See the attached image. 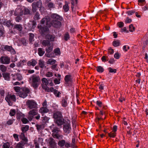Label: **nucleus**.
Segmentation results:
<instances>
[{
    "label": "nucleus",
    "instance_id": "f257e3e1",
    "mask_svg": "<svg viewBox=\"0 0 148 148\" xmlns=\"http://www.w3.org/2000/svg\"><path fill=\"white\" fill-rule=\"evenodd\" d=\"M53 118L55 122L58 126L62 125L64 122V119L63 117L62 114L60 111H56L53 113Z\"/></svg>",
    "mask_w": 148,
    "mask_h": 148
},
{
    "label": "nucleus",
    "instance_id": "f03ea898",
    "mask_svg": "<svg viewBox=\"0 0 148 148\" xmlns=\"http://www.w3.org/2000/svg\"><path fill=\"white\" fill-rule=\"evenodd\" d=\"M50 128L51 129L53 132L52 135L54 138H56L59 139H61L62 138L63 135L60 134V130L56 127V126L54 124L50 126Z\"/></svg>",
    "mask_w": 148,
    "mask_h": 148
},
{
    "label": "nucleus",
    "instance_id": "7ed1b4c3",
    "mask_svg": "<svg viewBox=\"0 0 148 148\" xmlns=\"http://www.w3.org/2000/svg\"><path fill=\"white\" fill-rule=\"evenodd\" d=\"M29 79L32 80V85L34 88H37L39 85L40 79L39 76L35 75H33Z\"/></svg>",
    "mask_w": 148,
    "mask_h": 148
},
{
    "label": "nucleus",
    "instance_id": "20e7f679",
    "mask_svg": "<svg viewBox=\"0 0 148 148\" xmlns=\"http://www.w3.org/2000/svg\"><path fill=\"white\" fill-rule=\"evenodd\" d=\"M5 99L10 106L12 105V102H15L16 101V97L15 95L9 94H8L6 95Z\"/></svg>",
    "mask_w": 148,
    "mask_h": 148
},
{
    "label": "nucleus",
    "instance_id": "39448f33",
    "mask_svg": "<svg viewBox=\"0 0 148 148\" xmlns=\"http://www.w3.org/2000/svg\"><path fill=\"white\" fill-rule=\"evenodd\" d=\"M26 105L27 108L29 109H37L38 108L36 102L33 100H28L26 102Z\"/></svg>",
    "mask_w": 148,
    "mask_h": 148
},
{
    "label": "nucleus",
    "instance_id": "423d86ee",
    "mask_svg": "<svg viewBox=\"0 0 148 148\" xmlns=\"http://www.w3.org/2000/svg\"><path fill=\"white\" fill-rule=\"evenodd\" d=\"M23 11L22 7L18 6L15 11L13 10L11 11V14H13L14 13V15L15 16H22L23 14Z\"/></svg>",
    "mask_w": 148,
    "mask_h": 148
},
{
    "label": "nucleus",
    "instance_id": "0eeeda50",
    "mask_svg": "<svg viewBox=\"0 0 148 148\" xmlns=\"http://www.w3.org/2000/svg\"><path fill=\"white\" fill-rule=\"evenodd\" d=\"M0 49L3 51H10L12 54H14L15 53V50L10 46L8 45H1Z\"/></svg>",
    "mask_w": 148,
    "mask_h": 148
},
{
    "label": "nucleus",
    "instance_id": "6e6552de",
    "mask_svg": "<svg viewBox=\"0 0 148 148\" xmlns=\"http://www.w3.org/2000/svg\"><path fill=\"white\" fill-rule=\"evenodd\" d=\"M29 92V90L27 88H23L18 93L20 97L23 98H25L27 95V94Z\"/></svg>",
    "mask_w": 148,
    "mask_h": 148
},
{
    "label": "nucleus",
    "instance_id": "1a4fd4ad",
    "mask_svg": "<svg viewBox=\"0 0 148 148\" xmlns=\"http://www.w3.org/2000/svg\"><path fill=\"white\" fill-rule=\"evenodd\" d=\"M50 18L49 16H46L43 18L41 21V23L45 26H47L50 27L51 25L50 23Z\"/></svg>",
    "mask_w": 148,
    "mask_h": 148
},
{
    "label": "nucleus",
    "instance_id": "9d476101",
    "mask_svg": "<svg viewBox=\"0 0 148 148\" xmlns=\"http://www.w3.org/2000/svg\"><path fill=\"white\" fill-rule=\"evenodd\" d=\"M63 130L64 132L67 134H69L71 130L70 122L65 123L63 126Z\"/></svg>",
    "mask_w": 148,
    "mask_h": 148
},
{
    "label": "nucleus",
    "instance_id": "9b49d317",
    "mask_svg": "<svg viewBox=\"0 0 148 148\" xmlns=\"http://www.w3.org/2000/svg\"><path fill=\"white\" fill-rule=\"evenodd\" d=\"M51 26H52L53 27L58 28L60 27L61 26V22L58 20H52L50 23Z\"/></svg>",
    "mask_w": 148,
    "mask_h": 148
},
{
    "label": "nucleus",
    "instance_id": "f8f14e48",
    "mask_svg": "<svg viewBox=\"0 0 148 148\" xmlns=\"http://www.w3.org/2000/svg\"><path fill=\"white\" fill-rule=\"evenodd\" d=\"M10 58L8 56H2L0 59V62L3 64H7L10 62Z\"/></svg>",
    "mask_w": 148,
    "mask_h": 148
},
{
    "label": "nucleus",
    "instance_id": "ddd939ff",
    "mask_svg": "<svg viewBox=\"0 0 148 148\" xmlns=\"http://www.w3.org/2000/svg\"><path fill=\"white\" fill-rule=\"evenodd\" d=\"M48 26H45L44 27H42L41 25H38V28L39 29L40 32L42 34H43L44 33L49 30Z\"/></svg>",
    "mask_w": 148,
    "mask_h": 148
},
{
    "label": "nucleus",
    "instance_id": "4468645a",
    "mask_svg": "<svg viewBox=\"0 0 148 148\" xmlns=\"http://www.w3.org/2000/svg\"><path fill=\"white\" fill-rule=\"evenodd\" d=\"M34 3H35L36 5L38 8H40V11L42 13V11H43L44 8L42 6V4L41 0H40L36 2H34Z\"/></svg>",
    "mask_w": 148,
    "mask_h": 148
},
{
    "label": "nucleus",
    "instance_id": "2eb2a0df",
    "mask_svg": "<svg viewBox=\"0 0 148 148\" xmlns=\"http://www.w3.org/2000/svg\"><path fill=\"white\" fill-rule=\"evenodd\" d=\"M51 17L55 20L62 21L63 20V18L57 14L53 13L52 14Z\"/></svg>",
    "mask_w": 148,
    "mask_h": 148
},
{
    "label": "nucleus",
    "instance_id": "dca6fc26",
    "mask_svg": "<svg viewBox=\"0 0 148 148\" xmlns=\"http://www.w3.org/2000/svg\"><path fill=\"white\" fill-rule=\"evenodd\" d=\"M64 80L66 84H69L73 80L72 76L70 75H67L65 76Z\"/></svg>",
    "mask_w": 148,
    "mask_h": 148
},
{
    "label": "nucleus",
    "instance_id": "f3484780",
    "mask_svg": "<svg viewBox=\"0 0 148 148\" xmlns=\"http://www.w3.org/2000/svg\"><path fill=\"white\" fill-rule=\"evenodd\" d=\"M36 61L34 59H32L31 60L28 61L27 62V65L29 66H32L34 67L36 65Z\"/></svg>",
    "mask_w": 148,
    "mask_h": 148
},
{
    "label": "nucleus",
    "instance_id": "a211bd4d",
    "mask_svg": "<svg viewBox=\"0 0 148 148\" xmlns=\"http://www.w3.org/2000/svg\"><path fill=\"white\" fill-rule=\"evenodd\" d=\"M3 77L5 80L9 81L10 79V73H2Z\"/></svg>",
    "mask_w": 148,
    "mask_h": 148
},
{
    "label": "nucleus",
    "instance_id": "6ab92c4d",
    "mask_svg": "<svg viewBox=\"0 0 148 148\" xmlns=\"http://www.w3.org/2000/svg\"><path fill=\"white\" fill-rule=\"evenodd\" d=\"M36 25V22L34 21H30L29 23H28V26L30 28L34 29Z\"/></svg>",
    "mask_w": 148,
    "mask_h": 148
},
{
    "label": "nucleus",
    "instance_id": "aec40b11",
    "mask_svg": "<svg viewBox=\"0 0 148 148\" xmlns=\"http://www.w3.org/2000/svg\"><path fill=\"white\" fill-rule=\"evenodd\" d=\"M49 143L51 148H55L56 144L54 140L53 139L51 138L50 139Z\"/></svg>",
    "mask_w": 148,
    "mask_h": 148
},
{
    "label": "nucleus",
    "instance_id": "412c9836",
    "mask_svg": "<svg viewBox=\"0 0 148 148\" xmlns=\"http://www.w3.org/2000/svg\"><path fill=\"white\" fill-rule=\"evenodd\" d=\"M49 110L46 107H42L39 110V112L41 114H45L49 112Z\"/></svg>",
    "mask_w": 148,
    "mask_h": 148
},
{
    "label": "nucleus",
    "instance_id": "4be33fe9",
    "mask_svg": "<svg viewBox=\"0 0 148 148\" xmlns=\"http://www.w3.org/2000/svg\"><path fill=\"white\" fill-rule=\"evenodd\" d=\"M14 28L19 32L21 31L23 29L22 25L20 24H16L14 26Z\"/></svg>",
    "mask_w": 148,
    "mask_h": 148
},
{
    "label": "nucleus",
    "instance_id": "5701e85b",
    "mask_svg": "<svg viewBox=\"0 0 148 148\" xmlns=\"http://www.w3.org/2000/svg\"><path fill=\"white\" fill-rule=\"evenodd\" d=\"M55 37L54 35L48 34L46 36V38L50 41H54Z\"/></svg>",
    "mask_w": 148,
    "mask_h": 148
},
{
    "label": "nucleus",
    "instance_id": "b1692460",
    "mask_svg": "<svg viewBox=\"0 0 148 148\" xmlns=\"http://www.w3.org/2000/svg\"><path fill=\"white\" fill-rule=\"evenodd\" d=\"M39 64L40 67L42 69L45 68L46 67L45 62L42 60H39Z\"/></svg>",
    "mask_w": 148,
    "mask_h": 148
},
{
    "label": "nucleus",
    "instance_id": "393cba45",
    "mask_svg": "<svg viewBox=\"0 0 148 148\" xmlns=\"http://www.w3.org/2000/svg\"><path fill=\"white\" fill-rule=\"evenodd\" d=\"M28 114L32 115L34 116L38 114V111L36 109H32L29 112Z\"/></svg>",
    "mask_w": 148,
    "mask_h": 148
},
{
    "label": "nucleus",
    "instance_id": "a878e982",
    "mask_svg": "<svg viewBox=\"0 0 148 148\" xmlns=\"http://www.w3.org/2000/svg\"><path fill=\"white\" fill-rule=\"evenodd\" d=\"M25 144V143L23 141L19 142L16 144V148H24Z\"/></svg>",
    "mask_w": 148,
    "mask_h": 148
},
{
    "label": "nucleus",
    "instance_id": "bb28decb",
    "mask_svg": "<svg viewBox=\"0 0 148 148\" xmlns=\"http://www.w3.org/2000/svg\"><path fill=\"white\" fill-rule=\"evenodd\" d=\"M45 53V51L44 49L42 48H39L38 49V53L39 56H42Z\"/></svg>",
    "mask_w": 148,
    "mask_h": 148
},
{
    "label": "nucleus",
    "instance_id": "cd10ccee",
    "mask_svg": "<svg viewBox=\"0 0 148 148\" xmlns=\"http://www.w3.org/2000/svg\"><path fill=\"white\" fill-rule=\"evenodd\" d=\"M56 62V60L53 59H50L47 62V63L48 64L53 65Z\"/></svg>",
    "mask_w": 148,
    "mask_h": 148
},
{
    "label": "nucleus",
    "instance_id": "c85d7f7f",
    "mask_svg": "<svg viewBox=\"0 0 148 148\" xmlns=\"http://www.w3.org/2000/svg\"><path fill=\"white\" fill-rule=\"evenodd\" d=\"M53 49V45L52 44H50L48 47H47L46 49V51L48 53H49L52 51Z\"/></svg>",
    "mask_w": 148,
    "mask_h": 148
},
{
    "label": "nucleus",
    "instance_id": "c756f323",
    "mask_svg": "<svg viewBox=\"0 0 148 148\" xmlns=\"http://www.w3.org/2000/svg\"><path fill=\"white\" fill-rule=\"evenodd\" d=\"M65 140H62L59 141L58 143V145L60 147H63L65 144Z\"/></svg>",
    "mask_w": 148,
    "mask_h": 148
},
{
    "label": "nucleus",
    "instance_id": "7c9ffc66",
    "mask_svg": "<svg viewBox=\"0 0 148 148\" xmlns=\"http://www.w3.org/2000/svg\"><path fill=\"white\" fill-rule=\"evenodd\" d=\"M42 45L44 46L48 47L51 44L50 43L49 41V40H44L42 42Z\"/></svg>",
    "mask_w": 148,
    "mask_h": 148
},
{
    "label": "nucleus",
    "instance_id": "2f4dec72",
    "mask_svg": "<svg viewBox=\"0 0 148 148\" xmlns=\"http://www.w3.org/2000/svg\"><path fill=\"white\" fill-rule=\"evenodd\" d=\"M54 55L55 56L58 55H60L61 54L59 48H57L55 49L54 51Z\"/></svg>",
    "mask_w": 148,
    "mask_h": 148
},
{
    "label": "nucleus",
    "instance_id": "473e14b6",
    "mask_svg": "<svg viewBox=\"0 0 148 148\" xmlns=\"http://www.w3.org/2000/svg\"><path fill=\"white\" fill-rule=\"evenodd\" d=\"M7 70V67L5 65L1 64L0 65V70L3 72H5Z\"/></svg>",
    "mask_w": 148,
    "mask_h": 148
},
{
    "label": "nucleus",
    "instance_id": "72a5a7b5",
    "mask_svg": "<svg viewBox=\"0 0 148 148\" xmlns=\"http://www.w3.org/2000/svg\"><path fill=\"white\" fill-rule=\"evenodd\" d=\"M12 24L11 21L10 20L5 21L3 23V25H6L8 27H9L12 25Z\"/></svg>",
    "mask_w": 148,
    "mask_h": 148
},
{
    "label": "nucleus",
    "instance_id": "f704fd0d",
    "mask_svg": "<svg viewBox=\"0 0 148 148\" xmlns=\"http://www.w3.org/2000/svg\"><path fill=\"white\" fill-rule=\"evenodd\" d=\"M24 132H23L21 133L20 136V138H21L24 141L26 142L27 141V138L25 137L24 134Z\"/></svg>",
    "mask_w": 148,
    "mask_h": 148
},
{
    "label": "nucleus",
    "instance_id": "c9c22d12",
    "mask_svg": "<svg viewBox=\"0 0 148 148\" xmlns=\"http://www.w3.org/2000/svg\"><path fill=\"white\" fill-rule=\"evenodd\" d=\"M47 5L49 9H53L55 8L54 3L51 2H49Z\"/></svg>",
    "mask_w": 148,
    "mask_h": 148
},
{
    "label": "nucleus",
    "instance_id": "e433bc0d",
    "mask_svg": "<svg viewBox=\"0 0 148 148\" xmlns=\"http://www.w3.org/2000/svg\"><path fill=\"white\" fill-rule=\"evenodd\" d=\"M29 126L28 125H25L21 128L22 132L25 133L29 130Z\"/></svg>",
    "mask_w": 148,
    "mask_h": 148
},
{
    "label": "nucleus",
    "instance_id": "4c0bfd02",
    "mask_svg": "<svg viewBox=\"0 0 148 148\" xmlns=\"http://www.w3.org/2000/svg\"><path fill=\"white\" fill-rule=\"evenodd\" d=\"M38 7L36 5L35 3H33L32 4V10L33 12H34L37 10Z\"/></svg>",
    "mask_w": 148,
    "mask_h": 148
},
{
    "label": "nucleus",
    "instance_id": "58836bf2",
    "mask_svg": "<svg viewBox=\"0 0 148 148\" xmlns=\"http://www.w3.org/2000/svg\"><path fill=\"white\" fill-rule=\"evenodd\" d=\"M97 70L98 72L101 73L103 72L104 71V69L101 66H98L96 67Z\"/></svg>",
    "mask_w": 148,
    "mask_h": 148
},
{
    "label": "nucleus",
    "instance_id": "ea45409f",
    "mask_svg": "<svg viewBox=\"0 0 148 148\" xmlns=\"http://www.w3.org/2000/svg\"><path fill=\"white\" fill-rule=\"evenodd\" d=\"M42 81L43 83L42 85H47L48 84V81L47 79L45 78H43L42 79Z\"/></svg>",
    "mask_w": 148,
    "mask_h": 148
},
{
    "label": "nucleus",
    "instance_id": "a19ab883",
    "mask_svg": "<svg viewBox=\"0 0 148 148\" xmlns=\"http://www.w3.org/2000/svg\"><path fill=\"white\" fill-rule=\"evenodd\" d=\"M120 44V42L119 40L114 41L113 42V45L115 47L119 46Z\"/></svg>",
    "mask_w": 148,
    "mask_h": 148
},
{
    "label": "nucleus",
    "instance_id": "79ce46f5",
    "mask_svg": "<svg viewBox=\"0 0 148 148\" xmlns=\"http://www.w3.org/2000/svg\"><path fill=\"white\" fill-rule=\"evenodd\" d=\"M42 121L45 123H46L48 121L49 118L46 116H44L42 117Z\"/></svg>",
    "mask_w": 148,
    "mask_h": 148
},
{
    "label": "nucleus",
    "instance_id": "37998d69",
    "mask_svg": "<svg viewBox=\"0 0 148 148\" xmlns=\"http://www.w3.org/2000/svg\"><path fill=\"white\" fill-rule=\"evenodd\" d=\"M108 70L110 73H114L116 72V69H113L111 67L108 68Z\"/></svg>",
    "mask_w": 148,
    "mask_h": 148
},
{
    "label": "nucleus",
    "instance_id": "c03bdc74",
    "mask_svg": "<svg viewBox=\"0 0 148 148\" xmlns=\"http://www.w3.org/2000/svg\"><path fill=\"white\" fill-rule=\"evenodd\" d=\"M63 9L65 12H67L69 9V7L68 4L66 3L63 6Z\"/></svg>",
    "mask_w": 148,
    "mask_h": 148
},
{
    "label": "nucleus",
    "instance_id": "a18cd8bd",
    "mask_svg": "<svg viewBox=\"0 0 148 148\" xmlns=\"http://www.w3.org/2000/svg\"><path fill=\"white\" fill-rule=\"evenodd\" d=\"M40 14L38 12H36L34 17V19L35 20H38L40 19L39 16Z\"/></svg>",
    "mask_w": 148,
    "mask_h": 148
},
{
    "label": "nucleus",
    "instance_id": "49530a36",
    "mask_svg": "<svg viewBox=\"0 0 148 148\" xmlns=\"http://www.w3.org/2000/svg\"><path fill=\"white\" fill-rule=\"evenodd\" d=\"M16 79L19 81L22 80L23 78L21 75L19 73H18L16 75Z\"/></svg>",
    "mask_w": 148,
    "mask_h": 148
},
{
    "label": "nucleus",
    "instance_id": "de8ad7c7",
    "mask_svg": "<svg viewBox=\"0 0 148 148\" xmlns=\"http://www.w3.org/2000/svg\"><path fill=\"white\" fill-rule=\"evenodd\" d=\"M42 87L43 89H44L45 91L48 92L50 91V88L47 86V85H42Z\"/></svg>",
    "mask_w": 148,
    "mask_h": 148
},
{
    "label": "nucleus",
    "instance_id": "09e8293b",
    "mask_svg": "<svg viewBox=\"0 0 148 148\" xmlns=\"http://www.w3.org/2000/svg\"><path fill=\"white\" fill-rule=\"evenodd\" d=\"M116 132H114L113 131L108 133V136L110 137L114 138L116 136Z\"/></svg>",
    "mask_w": 148,
    "mask_h": 148
},
{
    "label": "nucleus",
    "instance_id": "8fccbe9b",
    "mask_svg": "<svg viewBox=\"0 0 148 148\" xmlns=\"http://www.w3.org/2000/svg\"><path fill=\"white\" fill-rule=\"evenodd\" d=\"M69 35L68 32H66L64 35V39L67 41L69 38Z\"/></svg>",
    "mask_w": 148,
    "mask_h": 148
},
{
    "label": "nucleus",
    "instance_id": "3c124183",
    "mask_svg": "<svg viewBox=\"0 0 148 148\" xmlns=\"http://www.w3.org/2000/svg\"><path fill=\"white\" fill-rule=\"evenodd\" d=\"M67 105V102L66 100L64 99L62 101V105L63 106L65 107Z\"/></svg>",
    "mask_w": 148,
    "mask_h": 148
},
{
    "label": "nucleus",
    "instance_id": "603ef678",
    "mask_svg": "<svg viewBox=\"0 0 148 148\" xmlns=\"http://www.w3.org/2000/svg\"><path fill=\"white\" fill-rule=\"evenodd\" d=\"M23 114L22 113L18 112L16 114V117L18 119H20L23 116Z\"/></svg>",
    "mask_w": 148,
    "mask_h": 148
},
{
    "label": "nucleus",
    "instance_id": "864d4df0",
    "mask_svg": "<svg viewBox=\"0 0 148 148\" xmlns=\"http://www.w3.org/2000/svg\"><path fill=\"white\" fill-rule=\"evenodd\" d=\"M54 94L57 97H59L61 93L58 92L57 90L55 89L54 92Z\"/></svg>",
    "mask_w": 148,
    "mask_h": 148
},
{
    "label": "nucleus",
    "instance_id": "5fc2aeb1",
    "mask_svg": "<svg viewBox=\"0 0 148 148\" xmlns=\"http://www.w3.org/2000/svg\"><path fill=\"white\" fill-rule=\"evenodd\" d=\"M21 120L22 122L24 124H26L29 122L28 120L25 118L23 117Z\"/></svg>",
    "mask_w": 148,
    "mask_h": 148
},
{
    "label": "nucleus",
    "instance_id": "6e6d98bb",
    "mask_svg": "<svg viewBox=\"0 0 148 148\" xmlns=\"http://www.w3.org/2000/svg\"><path fill=\"white\" fill-rule=\"evenodd\" d=\"M135 27L133 26V25L132 24H131L130 25L129 27V30L131 32H133L135 30Z\"/></svg>",
    "mask_w": 148,
    "mask_h": 148
},
{
    "label": "nucleus",
    "instance_id": "4d7b16f0",
    "mask_svg": "<svg viewBox=\"0 0 148 148\" xmlns=\"http://www.w3.org/2000/svg\"><path fill=\"white\" fill-rule=\"evenodd\" d=\"M15 110L14 109H12L10 112V115L11 116H13L15 115Z\"/></svg>",
    "mask_w": 148,
    "mask_h": 148
},
{
    "label": "nucleus",
    "instance_id": "13d9d810",
    "mask_svg": "<svg viewBox=\"0 0 148 148\" xmlns=\"http://www.w3.org/2000/svg\"><path fill=\"white\" fill-rule=\"evenodd\" d=\"M30 11L29 9L27 8H25L24 9V14L25 15L29 14H30Z\"/></svg>",
    "mask_w": 148,
    "mask_h": 148
},
{
    "label": "nucleus",
    "instance_id": "bf43d9fd",
    "mask_svg": "<svg viewBox=\"0 0 148 148\" xmlns=\"http://www.w3.org/2000/svg\"><path fill=\"white\" fill-rule=\"evenodd\" d=\"M36 127L37 128V130H41L44 127L43 125H36Z\"/></svg>",
    "mask_w": 148,
    "mask_h": 148
},
{
    "label": "nucleus",
    "instance_id": "052dcab7",
    "mask_svg": "<svg viewBox=\"0 0 148 148\" xmlns=\"http://www.w3.org/2000/svg\"><path fill=\"white\" fill-rule=\"evenodd\" d=\"M5 93V91L3 89H0V95L2 98L4 97V94Z\"/></svg>",
    "mask_w": 148,
    "mask_h": 148
},
{
    "label": "nucleus",
    "instance_id": "680f3d73",
    "mask_svg": "<svg viewBox=\"0 0 148 148\" xmlns=\"http://www.w3.org/2000/svg\"><path fill=\"white\" fill-rule=\"evenodd\" d=\"M53 76V73L51 72H48L46 73V76L47 77H50Z\"/></svg>",
    "mask_w": 148,
    "mask_h": 148
},
{
    "label": "nucleus",
    "instance_id": "e2e57ef3",
    "mask_svg": "<svg viewBox=\"0 0 148 148\" xmlns=\"http://www.w3.org/2000/svg\"><path fill=\"white\" fill-rule=\"evenodd\" d=\"M101 60L103 62H105L108 60V56H103L101 58Z\"/></svg>",
    "mask_w": 148,
    "mask_h": 148
},
{
    "label": "nucleus",
    "instance_id": "0e129e2a",
    "mask_svg": "<svg viewBox=\"0 0 148 148\" xmlns=\"http://www.w3.org/2000/svg\"><path fill=\"white\" fill-rule=\"evenodd\" d=\"M46 56L48 57H52L54 58L55 57V55H54V54L53 53H51L49 54H47Z\"/></svg>",
    "mask_w": 148,
    "mask_h": 148
},
{
    "label": "nucleus",
    "instance_id": "69168bd1",
    "mask_svg": "<svg viewBox=\"0 0 148 148\" xmlns=\"http://www.w3.org/2000/svg\"><path fill=\"white\" fill-rule=\"evenodd\" d=\"M17 16V17L15 18V21L17 22H20V21H21L22 18L20 16Z\"/></svg>",
    "mask_w": 148,
    "mask_h": 148
},
{
    "label": "nucleus",
    "instance_id": "338daca9",
    "mask_svg": "<svg viewBox=\"0 0 148 148\" xmlns=\"http://www.w3.org/2000/svg\"><path fill=\"white\" fill-rule=\"evenodd\" d=\"M27 117L29 120L31 121L32 120L34 117V116L29 114L27 115Z\"/></svg>",
    "mask_w": 148,
    "mask_h": 148
},
{
    "label": "nucleus",
    "instance_id": "774afa93",
    "mask_svg": "<svg viewBox=\"0 0 148 148\" xmlns=\"http://www.w3.org/2000/svg\"><path fill=\"white\" fill-rule=\"evenodd\" d=\"M135 12V11L134 10H131L128 11L127 12V13L129 15H132Z\"/></svg>",
    "mask_w": 148,
    "mask_h": 148
}]
</instances>
